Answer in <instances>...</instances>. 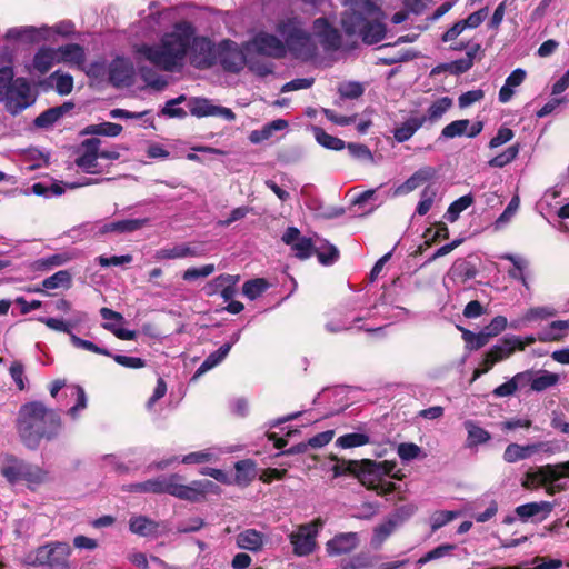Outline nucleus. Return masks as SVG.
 Segmentation results:
<instances>
[{
    "instance_id": "obj_55",
    "label": "nucleus",
    "mask_w": 569,
    "mask_h": 569,
    "mask_svg": "<svg viewBox=\"0 0 569 569\" xmlns=\"http://www.w3.org/2000/svg\"><path fill=\"white\" fill-rule=\"evenodd\" d=\"M71 283V274L67 270H60L52 276L46 278L42 282V286L46 289L52 290V289H59V288H67Z\"/></svg>"
},
{
    "instance_id": "obj_10",
    "label": "nucleus",
    "mask_w": 569,
    "mask_h": 569,
    "mask_svg": "<svg viewBox=\"0 0 569 569\" xmlns=\"http://www.w3.org/2000/svg\"><path fill=\"white\" fill-rule=\"evenodd\" d=\"M393 469L395 463L389 461L376 462L371 460H362L358 478L363 486L382 496L391 493L396 489L395 483L387 479Z\"/></svg>"
},
{
    "instance_id": "obj_13",
    "label": "nucleus",
    "mask_w": 569,
    "mask_h": 569,
    "mask_svg": "<svg viewBox=\"0 0 569 569\" xmlns=\"http://www.w3.org/2000/svg\"><path fill=\"white\" fill-rule=\"evenodd\" d=\"M217 50L216 46L210 39L201 36L192 34L190 40V50L188 57L190 62L197 68H209L217 64Z\"/></svg>"
},
{
    "instance_id": "obj_17",
    "label": "nucleus",
    "mask_w": 569,
    "mask_h": 569,
    "mask_svg": "<svg viewBox=\"0 0 569 569\" xmlns=\"http://www.w3.org/2000/svg\"><path fill=\"white\" fill-rule=\"evenodd\" d=\"M100 144L101 140L98 138L87 139L81 143L76 164L82 171L91 174L101 172V168L98 163Z\"/></svg>"
},
{
    "instance_id": "obj_26",
    "label": "nucleus",
    "mask_w": 569,
    "mask_h": 569,
    "mask_svg": "<svg viewBox=\"0 0 569 569\" xmlns=\"http://www.w3.org/2000/svg\"><path fill=\"white\" fill-rule=\"evenodd\" d=\"M87 319V313L82 311H77L73 316L68 319H59L52 317H41L39 321L44 323L49 329L67 333L69 337L73 333L72 330L82 323Z\"/></svg>"
},
{
    "instance_id": "obj_4",
    "label": "nucleus",
    "mask_w": 569,
    "mask_h": 569,
    "mask_svg": "<svg viewBox=\"0 0 569 569\" xmlns=\"http://www.w3.org/2000/svg\"><path fill=\"white\" fill-rule=\"evenodd\" d=\"M341 26L349 36H359L363 42L375 44L386 36L382 10L371 0H346Z\"/></svg>"
},
{
    "instance_id": "obj_54",
    "label": "nucleus",
    "mask_w": 569,
    "mask_h": 569,
    "mask_svg": "<svg viewBox=\"0 0 569 569\" xmlns=\"http://www.w3.org/2000/svg\"><path fill=\"white\" fill-rule=\"evenodd\" d=\"M269 284L262 278H257L253 280L246 281L242 287V293L250 300L257 299L261 296L267 289Z\"/></svg>"
},
{
    "instance_id": "obj_12",
    "label": "nucleus",
    "mask_w": 569,
    "mask_h": 569,
    "mask_svg": "<svg viewBox=\"0 0 569 569\" xmlns=\"http://www.w3.org/2000/svg\"><path fill=\"white\" fill-rule=\"evenodd\" d=\"M323 527L321 519H315L308 523L300 525L296 531L289 535L293 553L298 557H305L312 553L316 549L319 531Z\"/></svg>"
},
{
    "instance_id": "obj_22",
    "label": "nucleus",
    "mask_w": 569,
    "mask_h": 569,
    "mask_svg": "<svg viewBox=\"0 0 569 569\" xmlns=\"http://www.w3.org/2000/svg\"><path fill=\"white\" fill-rule=\"evenodd\" d=\"M49 36V28L42 26L40 28L33 26H22L10 28L6 32L7 40H14L24 43H37L41 40H46Z\"/></svg>"
},
{
    "instance_id": "obj_3",
    "label": "nucleus",
    "mask_w": 569,
    "mask_h": 569,
    "mask_svg": "<svg viewBox=\"0 0 569 569\" xmlns=\"http://www.w3.org/2000/svg\"><path fill=\"white\" fill-rule=\"evenodd\" d=\"M61 428L59 415L47 408L40 401H32L21 406L17 430L21 442L31 450L39 447L41 440H52Z\"/></svg>"
},
{
    "instance_id": "obj_64",
    "label": "nucleus",
    "mask_w": 569,
    "mask_h": 569,
    "mask_svg": "<svg viewBox=\"0 0 569 569\" xmlns=\"http://www.w3.org/2000/svg\"><path fill=\"white\" fill-rule=\"evenodd\" d=\"M140 73H141V78L143 79V81L148 86H150L157 90H161L167 86L166 78L163 76L156 73L154 71H152L149 68H141Z\"/></svg>"
},
{
    "instance_id": "obj_46",
    "label": "nucleus",
    "mask_w": 569,
    "mask_h": 569,
    "mask_svg": "<svg viewBox=\"0 0 569 569\" xmlns=\"http://www.w3.org/2000/svg\"><path fill=\"white\" fill-rule=\"evenodd\" d=\"M234 469V481L237 485L246 486L256 477V463L250 459L236 462Z\"/></svg>"
},
{
    "instance_id": "obj_43",
    "label": "nucleus",
    "mask_w": 569,
    "mask_h": 569,
    "mask_svg": "<svg viewBox=\"0 0 569 569\" xmlns=\"http://www.w3.org/2000/svg\"><path fill=\"white\" fill-rule=\"evenodd\" d=\"M231 350V345H222L218 350L211 352L197 369L193 379L211 370L221 363Z\"/></svg>"
},
{
    "instance_id": "obj_2",
    "label": "nucleus",
    "mask_w": 569,
    "mask_h": 569,
    "mask_svg": "<svg viewBox=\"0 0 569 569\" xmlns=\"http://www.w3.org/2000/svg\"><path fill=\"white\" fill-rule=\"evenodd\" d=\"M193 33L194 28L191 23L178 22L170 31L164 32L157 43L141 44L137 52L154 67L167 72H176L186 63Z\"/></svg>"
},
{
    "instance_id": "obj_56",
    "label": "nucleus",
    "mask_w": 569,
    "mask_h": 569,
    "mask_svg": "<svg viewBox=\"0 0 569 569\" xmlns=\"http://www.w3.org/2000/svg\"><path fill=\"white\" fill-rule=\"evenodd\" d=\"M519 150L520 148L518 144L510 146L503 152L490 159L488 164L491 168H503L517 158Z\"/></svg>"
},
{
    "instance_id": "obj_9",
    "label": "nucleus",
    "mask_w": 569,
    "mask_h": 569,
    "mask_svg": "<svg viewBox=\"0 0 569 569\" xmlns=\"http://www.w3.org/2000/svg\"><path fill=\"white\" fill-rule=\"evenodd\" d=\"M71 553L72 548L68 542L50 541L29 551L22 562L26 566L46 569H71Z\"/></svg>"
},
{
    "instance_id": "obj_5",
    "label": "nucleus",
    "mask_w": 569,
    "mask_h": 569,
    "mask_svg": "<svg viewBox=\"0 0 569 569\" xmlns=\"http://www.w3.org/2000/svg\"><path fill=\"white\" fill-rule=\"evenodd\" d=\"M182 477L178 473L159 476L142 482L128 486L130 492L167 493L181 500L198 502L208 493L217 495L220 491L218 485L210 480H193L188 485L181 483Z\"/></svg>"
},
{
    "instance_id": "obj_19",
    "label": "nucleus",
    "mask_w": 569,
    "mask_h": 569,
    "mask_svg": "<svg viewBox=\"0 0 569 569\" xmlns=\"http://www.w3.org/2000/svg\"><path fill=\"white\" fill-rule=\"evenodd\" d=\"M64 396L69 397L71 399H74V403L70 407L68 410V415L72 419H77L79 416V412L86 409L87 407V396L80 386H66V382L63 380H56L52 382L50 387V393L53 398L57 397L58 392L64 388Z\"/></svg>"
},
{
    "instance_id": "obj_36",
    "label": "nucleus",
    "mask_w": 569,
    "mask_h": 569,
    "mask_svg": "<svg viewBox=\"0 0 569 569\" xmlns=\"http://www.w3.org/2000/svg\"><path fill=\"white\" fill-rule=\"evenodd\" d=\"M58 62L81 67L86 61L84 49L78 43H68L56 49Z\"/></svg>"
},
{
    "instance_id": "obj_8",
    "label": "nucleus",
    "mask_w": 569,
    "mask_h": 569,
    "mask_svg": "<svg viewBox=\"0 0 569 569\" xmlns=\"http://www.w3.org/2000/svg\"><path fill=\"white\" fill-rule=\"evenodd\" d=\"M281 239L286 244L291 247L295 256L299 259H307L316 252L322 264H331L339 257V252L335 246L320 240L318 237H315V239L302 237L300 231L295 227H289L283 232Z\"/></svg>"
},
{
    "instance_id": "obj_18",
    "label": "nucleus",
    "mask_w": 569,
    "mask_h": 569,
    "mask_svg": "<svg viewBox=\"0 0 569 569\" xmlns=\"http://www.w3.org/2000/svg\"><path fill=\"white\" fill-rule=\"evenodd\" d=\"M188 106L190 113L198 118L219 117L228 121L236 119V114L231 109L213 104L207 98H193L189 101Z\"/></svg>"
},
{
    "instance_id": "obj_53",
    "label": "nucleus",
    "mask_w": 569,
    "mask_h": 569,
    "mask_svg": "<svg viewBox=\"0 0 569 569\" xmlns=\"http://www.w3.org/2000/svg\"><path fill=\"white\" fill-rule=\"evenodd\" d=\"M122 126L113 122H102L98 124H90L84 129V133L98 134L106 137H117L121 133Z\"/></svg>"
},
{
    "instance_id": "obj_58",
    "label": "nucleus",
    "mask_w": 569,
    "mask_h": 569,
    "mask_svg": "<svg viewBox=\"0 0 569 569\" xmlns=\"http://www.w3.org/2000/svg\"><path fill=\"white\" fill-rule=\"evenodd\" d=\"M372 566L373 559L368 552H360L341 563L342 569H365Z\"/></svg>"
},
{
    "instance_id": "obj_15",
    "label": "nucleus",
    "mask_w": 569,
    "mask_h": 569,
    "mask_svg": "<svg viewBox=\"0 0 569 569\" xmlns=\"http://www.w3.org/2000/svg\"><path fill=\"white\" fill-rule=\"evenodd\" d=\"M217 64L230 72H239L247 64L243 50L231 40H223L218 44Z\"/></svg>"
},
{
    "instance_id": "obj_33",
    "label": "nucleus",
    "mask_w": 569,
    "mask_h": 569,
    "mask_svg": "<svg viewBox=\"0 0 569 569\" xmlns=\"http://www.w3.org/2000/svg\"><path fill=\"white\" fill-rule=\"evenodd\" d=\"M264 535L256 529H246L237 535L236 543L240 549L258 552L262 549Z\"/></svg>"
},
{
    "instance_id": "obj_14",
    "label": "nucleus",
    "mask_w": 569,
    "mask_h": 569,
    "mask_svg": "<svg viewBox=\"0 0 569 569\" xmlns=\"http://www.w3.org/2000/svg\"><path fill=\"white\" fill-rule=\"evenodd\" d=\"M148 223V219H126L120 221H112L108 223L87 222L79 229L87 236H101L106 233H129L141 229Z\"/></svg>"
},
{
    "instance_id": "obj_23",
    "label": "nucleus",
    "mask_w": 569,
    "mask_h": 569,
    "mask_svg": "<svg viewBox=\"0 0 569 569\" xmlns=\"http://www.w3.org/2000/svg\"><path fill=\"white\" fill-rule=\"evenodd\" d=\"M132 76V64L123 58H116L109 66V80L114 87L130 86Z\"/></svg>"
},
{
    "instance_id": "obj_30",
    "label": "nucleus",
    "mask_w": 569,
    "mask_h": 569,
    "mask_svg": "<svg viewBox=\"0 0 569 569\" xmlns=\"http://www.w3.org/2000/svg\"><path fill=\"white\" fill-rule=\"evenodd\" d=\"M129 529L132 533H136L146 538H156L161 532V525L144 516H134L130 518Z\"/></svg>"
},
{
    "instance_id": "obj_40",
    "label": "nucleus",
    "mask_w": 569,
    "mask_h": 569,
    "mask_svg": "<svg viewBox=\"0 0 569 569\" xmlns=\"http://www.w3.org/2000/svg\"><path fill=\"white\" fill-rule=\"evenodd\" d=\"M58 54L54 48H40L33 57V68L44 74L58 62Z\"/></svg>"
},
{
    "instance_id": "obj_32",
    "label": "nucleus",
    "mask_w": 569,
    "mask_h": 569,
    "mask_svg": "<svg viewBox=\"0 0 569 569\" xmlns=\"http://www.w3.org/2000/svg\"><path fill=\"white\" fill-rule=\"evenodd\" d=\"M557 315V311L552 307L548 306H541V307H533L529 308L519 320H513L510 323V327L512 329H520L527 323L539 321V320H547L549 318H552Z\"/></svg>"
},
{
    "instance_id": "obj_31",
    "label": "nucleus",
    "mask_w": 569,
    "mask_h": 569,
    "mask_svg": "<svg viewBox=\"0 0 569 569\" xmlns=\"http://www.w3.org/2000/svg\"><path fill=\"white\" fill-rule=\"evenodd\" d=\"M498 258L510 261L512 263V268L508 270V276L511 279L520 281L523 287L529 288V282L527 280L529 261L526 258L512 253H502Z\"/></svg>"
},
{
    "instance_id": "obj_20",
    "label": "nucleus",
    "mask_w": 569,
    "mask_h": 569,
    "mask_svg": "<svg viewBox=\"0 0 569 569\" xmlns=\"http://www.w3.org/2000/svg\"><path fill=\"white\" fill-rule=\"evenodd\" d=\"M313 36L326 51L338 50L341 46L340 32L325 18H318L313 21Z\"/></svg>"
},
{
    "instance_id": "obj_63",
    "label": "nucleus",
    "mask_w": 569,
    "mask_h": 569,
    "mask_svg": "<svg viewBox=\"0 0 569 569\" xmlns=\"http://www.w3.org/2000/svg\"><path fill=\"white\" fill-rule=\"evenodd\" d=\"M51 79L54 80L56 90L60 94H69L73 88V78L68 73L54 72L51 76Z\"/></svg>"
},
{
    "instance_id": "obj_57",
    "label": "nucleus",
    "mask_w": 569,
    "mask_h": 569,
    "mask_svg": "<svg viewBox=\"0 0 569 569\" xmlns=\"http://www.w3.org/2000/svg\"><path fill=\"white\" fill-rule=\"evenodd\" d=\"M369 441H370V439L367 435L353 432V433H347V435L339 437L337 439L336 443H337V446H339L343 449H348V448L365 446V445L369 443Z\"/></svg>"
},
{
    "instance_id": "obj_47",
    "label": "nucleus",
    "mask_w": 569,
    "mask_h": 569,
    "mask_svg": "<svg viewBox=\"0 0 569 569\" xmlns=\"http://www.w3.org/2000/svg\"><path fill=\"white\" fill-rule=\"evenodd\" d=\"M373 308L377 310L378 315L382 316L383 318H386L388 320H400V319H403L408 315L407 309H405L402 307L389 306L386 300L385 295H382L379 302L377 305H375Z\"/></svg>"
},
{
    "instance_id": "obj_44",
    "label": "nucleus",
    "mask_w": 569,
    "mask_h": 569,
    "mask_svg": "<svg viewBox=\"0 0 569 569\" xmlns=\"http://www.w3.org/2000/svg\"><path fill=\"white\" fill-rule=\"evenodd\" d=\"M382 202V199H378L376 190L370 189L360 193L353 200V206L361 210V214H368L373 212Z\"/></svg>"
},
{
    "instance_id": "obj_45",
    "label": "nucleus",
    "mask_w": 569,
    "mask_h": 569,
    "mask_svg": "<svg viewBox=\"0 0 569 569\" xmlns=\"http://www.w3.org/2000/svg\"><path fill=\"white\" fill-rule=\"evenodd\" d=\"M465 428L468 432L467 447L473 448L478 445L488 442L491 439L490 433L483 428L479 427L472 420L465 421Z\"/></svg>"
},
{
    "instance_id": "obj_24",
    "label": "nucleus",
    "mask_w": 569,
    "mask_h": 569,
    "mask_svg": "<svg viewBox=\"0 0 569 569\" xmlns=\"http://www.w3.org/2000/svg\"><path fill=\"white\" fill-rule=\"evenodd\" d=\"M217 453L213 451V449H206L201 451L191 452L188 455H184L181 459L179 457H171L169 459H163L160 461H157L154 463V467L157 469H166L170 465L174 462H182L184 465H200L204 462H209L217 459Z\"/></svg>"
},
{
    "instance_id": "obj_29",
    "label": "nucleus",
    "mask_w": 569,
    "mask_h": 569,
    "mask_svg": "<svg viewBox=\"0 0 569 569\" xmlns=\"http://www.w3.org/2000/svg\"><path fill=\"white\" fill-rule=\"evenodd\" d=\"M516 349L523 350V345L519 337L503 339L501 343L495 345L486 355L490 359L491 365H496L510 357Z\"/></svg>"
},
{
    "instance_id": "obj_34",
    "label": "nucleus",
    "mask_w": 569,
    "mask_h": 569,
    "mask_svg": "<svg viewBox=\"0 0 569 569\" xmlns=\"http://www.w3.org/2000/svg\"><path fill=\"white\" fill-rule=\"evenodd\" d=\"M238 280V276L220 274L208 284L207 292L209 295H212L220 290L222 299L224 301H229L234 295L233 286L237 283Z\"/></svg>"
},
{
    "instance_id": "obj_37",
    "label": "nucleus",
    "mask_w": 569,
    "mask_h": 569,
    "mask_svg": "<svg viewBox=\"0 0 569 569\" xmlns=\"http://www.w3.org/2000/svg\"><path fill=\"white\" fill-rule=\"evenodd\" d=\"M569 330V320H556L543 327L538 332L540 342L560 341L567 337Z\"/></svg>"
},
{
    "instance_id": "obj_35",
    "label": "nucleus",
    "mask_w": 569,
    "mask_h": 569,
    "mask_svg": "<svg viewBox=\"0 0 569 569\" xmlns=\"http://www.w3.org/2000/svg\"><path fill=\"white\" fill-rule=\"evenodd\" d=\"M553 509V503L549 501L529 502L516 508L517 516L522 521H528L530 518L541 516V519L547 518Z\"/></svg>"
},
{
    "instance_id": "obj_11",
    "label": "nucleus",
    "mask_w": 569,
    "mask_h": 569,
    "mask_svg": "<svg viewBox=\"0 0 569 569\" xmlns=\"http://www.w3.org/2000/svg\"><path fill=\"white\" fill-rule=\"evenodd\" d=\"M562 450V446L557 440L538 441L528 445L510 443L503 451V460L508 463H515L520 460L529 459L536 455L550 457Z\"/></svg>"
},
{
    "instance_id": "obj_38",
    "label": "nucleus",
    "mask_w": 569,
    "mask_h": 569,
    "mask_svg": "<svg viewBox=\"0 0 569 569\" xmlns=\"http://www.w3.org/2000/svg\"><path fill=\"white\" fill-rule=\"evenodd\" d=\"M425 117H410L393 130V138L402 143L413 137V134L425 124Z\"/></svg>"
},
{
    "instance_id": "obj_49",
    "label": "nucleus",
    "mask_w": 569,
    "mask_h": 569,
    "mask_svg": "<svg viewBox=\"0 0 569 569\" xmlns=\"http://www.w3.org/2000/svg\"><path fill=\"white\" fill-rule=\"evenodd\" d=\"M451 98L442 97L429 106L427 116L423 117L426 118V121L436 122L451 108Z\"/></svg>"
},
{
    "instance_id": "obj_48",
    "label": "nucleus",
    "mask_w": 569,
    "mask_h": 569,
    "mask_svg": "<svg viewBox=\"0 0 569 569\" xmlns=\"http://www.w3.org/2000/svg\"><path fill=\"white\" fill-rule=\"evenodd\" d=\"M315 138L319 144L330 150H342L346 147L343 140L327 133L319 127H312Z\"/></svg>"
},
{
    "instance_id": "obj_60",
    "label": "nucleus",
    "mask_w": 569,
    "mask_h": 569,
    "mask_svg": "<svg viewBox=\"0 0 569 569\" xmlns=\"http://www.w3.org/2000/svg\"><path fill=\"white\" fill-rule=\"evenodd\" d=\"M214 270H216V267L212 263L203 264L199 268H196V267L188 268L183 272L182 279L184 281L191 282L197 279L207 278V277L211 276L214 272Z\"/></svg>"
},
{
    "instance_id": "obj_59",
    "label": "nucleus",
    "mask_w": 569,
    "mask_h": 569,
    "mask_svg": "<svg viewBox=\"0 0 569 569\" xmlns=\"http://www.w3.org/2000/svg\"><path fill=\"white\" fill-rule=\"evenodd\" d=\"M456 549V546L455 545H451V543H443V545H440L438 547H436L435 549L428 551L425 556H422L418 561L417 563L419 566H423L426 565L427 562L429 561H432V560H437V559H440V558H443V557H447L451 553L452 550Z\"/></svg>"
},
{
    "instance_id": "obj_62",
    "label": "nucleus",
    "mask_w": 569,
    "mask_h": 569,
    "mask_svg": "<svg viewBox=\"0 0 569 569\" xmlns=\"http://www.w3.org/2000/svg\"><path fill=\"white\" fill-rule=\"evenodd\" d=\"M462 338L466 341V343L468 345V347L470 349H475V350L480 349L481 347L487 345L490 339L486 335L485 329L482 331H480L479 333H473L469 330H465L462 332Z\"/></svg>"
},
{
    "instance_id": "obj_27",
    "label": "nucleus",
    "mask_w": 569,
    "mask_h": 569,
    "mask_svg": "<svg viewBox=\"0 0 569 569\" xmlns=\"http://www.w3.org/2000/svg\"><path fill=\"white\" fill-rule=\"evenodd\" d=\"M405 518L400 512L389 517L385 522L380 523L373 529L371 538V547L380 549L382 543L396 531V529L403 522Z\"/></svg>"
},
{
    "instance_id": "obj_42",
    "label": "nucleus",
    "mask_w": 569,
    "mask_h": 569,
    "mask_svg": "<svg viewBox=\"0 0 569 569\" xmlns=\"http://www.w3.org/2000/svg\"><path fill=\"white\" fill-rule=\"evenodd\" d=\"M72 108L71 103H64L60 107L50 108L40 113L36 120L34 126L38 128H48L54 124L67 111Z\"/></svg>"
},
{
    "instance_id": "obj_50",
    "label": "nucleus",
    "mask_w": 569,
    "mask_h": 569,
    "mask_svg": "<svg viewBox=\"0 0 569 569\" xmlns=\"http://www.w3.org/2000/svg\"><path fill=\"white\" fill-rule=\"evenodd\" d=\"M559 381V375L549 372L547 370H539L535 372V380L532 381V390L540 392L550 387H553Z\"/></svg>"
},
{
    "instance_id": "obj_52",
    "label": "nucleus",
    "mask_w": 569,
    "mask_h": 569,
    "mask_svg": "<svg viewBox=\"0 0 569 569\" xmlns=\"http://www.w3.org/2000/svg\"><path fill=\"white\" fill-rule=\"evenodd\" d=\"M345 148H347L348 153L355 160L361 163H375V157L366 144L349 142Z\"/></svg>"
},
{
    "instance_id": "obj_25",
    "label": "nucleus",
    "mask_w": 569,
    "mask_h": 569,
    "mask_svg": "<svg viewBox=\"0 0 569 569\" xmlns=\"http://www.w3.org/2000/svg\"><path fill=\"white\" fill-rule=\"evenodd\" d=\"M359 545V537L356 532H346L335 536L327 542V552L330 556L349 553Z\"/></svg>"
},
{
    "instance_id": "obj_21",
    "label": "nucleus",
    "mask_w": 569,
    "mask_h": 569,
    "mask_svg": "<svg viewBox=\"0 0 569 569\" xmlns=\"http://www.w3.org/2000/svg\"><path fill=\"white\" fill-rule=\"evenodd\" d=\"M483 130L482 121L471 122L468 119L455 120L443 127L441 130V138L455 139L458 137L466 136L468 138H475Z\"/></svg>"
},
{
    "instance_id": "obj_28",
    "label": "nucleus",
    "mask_w": 569,
    "mask_h": 569,
    "mask_svg": "<svg viewBox=\"0 0 569 569\" xmlns=\"http://www.w3.org/2000/svg\"><path fill=\"white\" fill-rule=\"evenodd\" d=\"M436 176V170L432 167H423L417 170L411 177H409L403 183L398 186L393 196H403L420 187L422 183L429 181Z\"/></svg>"
},
{
    "instance_id": "obj_61",
    "label": "nucleus",
    "mask_w": 569,
    "mask_h": 569,
    "mask_svg": "<svg viewBox=\"0 0 569 569\" xmlns=\"http://www.w3.org/2000/svg\"><path fill=\"white\" fill-rule=\"evenodd\" d=\"M360 465L361 462L352 460H337V462L332 467L333 477L337 478L348 473H353L358 477Z\"/></svg>"
},
{
    "instance_id": "obj_51",
    "label": "nucleus",
    "mask_w": 569,
    "mask_h": 569,
    "mask_svg": "<svg viewBox=\"0 0 569 569\" xmlns=\"http://www.w3.org/2000/svg\"><path fill=\"white\" fill-rule=\"evenodd\" d=\"M473 203V197L471 194H466L453 201L445 217L449 222H455L458 220L460 213L468 209Z\"/></svg>"
},
{
    "instance_id": "obj_39",
    "label": "nucleus",
    "mask_w": 569,
    "mask_h": 569,
    "mask_svg": "<svg viewBox=\"0 0 569 569\" xmlns=\"http://www.w3.org/2000/svg\"><path fill=\"white\" fill-rule=\"evenodd\" d=\"M526 71L521 68L513 70L506 79L499 91V101L507 103L515 94V88L519 87L526 79Z\"/></svg>"
},
{
    "instance_id": "obj_7",
    "label": "nucleus",
    "mask_w": 569,
    "mask_h": 569,
    "mask_svg": "<svg viewBox=\"0 0 569 569\" xmlns=\"http://www.w3.org/2000/svg\"><path fill=\"white\" fill-rule=\"evenodd\" d=\"M527 490L543 489L547 495L555 496L569 489V460L530 468L521 479Z\"/></svg>"
},
{
    "instance_id": "obj_16",
    "label": "nucleus",
    "mask_w": 569,
    "mask_h": 569,
    "mask_svg": "<svg viewBox=\"0 0 569 569\" xmlns=\"http://www.w3.org/2000/svg\"><path fill=\"white\" fill-rule=\"evenodd\" d=\"M8 110L16 114L32 103L31 87L27 79L17 78L4 99Z\"/></svg>"
},
{
    "instance_id": "obj_1",
    "label": "nucleus",
    "mask_w": 569,
    "mask_h": 569,
    "mask_svg": "<svg viewBox=\"0 0 569 569\" xmlns=\"http://www.w3.org/2000/svg\"><path fill=\"white\" fill-rule=\"evenodd\" d=\"M276 30L283 38L284 42L268 32H258L246 43L247 51L280 58L284 56L286 47H288L290 51L302 59L315 56L317 48L312 36L303 28V22L298 17L281 19Z\"/></svg>"
},
{
    "instance_id": "obj_6",
    "label": "nucleus",
    "mask_w": 569,
    "mask_h": 569,
    "mask_svg": "<svg viewBox=\"0 0 569 569\" xmlns=\"http://www.w3.org/2000/svg\"><path fill=\"white\" fill-rule=\"evenodd\" d=\"M0 475L12 487L24 485L34 491L50 481V471L13 453L0 457Z\"/></svg>"
},
{
    "instance_id": "obj_41",
    "label": "nucleus",
    "mask_w": 569,
    "mask_h": 569,
    "mask_svg": "<svg viewBox=\"0 0 569 569\" xmlns=\"http://www.w3.org/2000/svg\"><path fill=\"white\" fill-rule=\"evenodd\" d=\"M197 250L188 244H177L171 248H161L156 251L157 260L183 259L187 257H196Z\"/></svg>"
}]
</instances>
